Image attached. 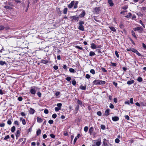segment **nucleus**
<instances>
[{
	"label": "nucleus",
	"instance_id": "1",
	"mask_svg": "<svg viewBox=\"0 0 146 146\" xmlns=\"http://www.w3.org/2000/svg\"><path fill=\"white\" fill-rule=\"evenodd\" d=\"M70 18L72 22L78 21L79 19V17L77 15L70 16Z\"/></svg>",
	"mask_w": 146,
	"mask_h": 146
},
{
	"label": "nucleus",
	"instance_id": "2",
	"mask_svg": "<svg viewBox=\"0 0 146 146\" xmlns=\"http://www.w3.org/2000/svg\"><path fill=\"white\" fill-rule=\"evenodd\" d=\"M112 119L113 121H116L119 120V118L118 116L113 117Z\"/></svg>",
	"mask_w": 146,
	"mask_h": 146
},
{
	"label": "nucleus",
	"instance_id": "3",
	"mask_svg": "<svg viewBox=\"0 0 146 146\" xmlns=\"http://www.w3.org/2000/svg\"><path fill=\"white\" fill-rule=\"evenodd\" d=\"M20 131L19 130H18L17 131L16 133V139H18V137L20 136Z\"/></svg>",
	"mask_w": 146,
	"mask_h": 146
},
{
	"label": "nucleus",
	"instance_id": "4",
	"mask_svg": "<svg viewBox=\"0 0 146 146\" xmlns=\"http://www.w3.org/2000/svg\"><path fill=\"white\" fill-rule=\"evenodd\" d=\"M35 111V110L31 108H30L29 110V113L31 114H34Z\"/></svg>",
	"mask_w": 146,
	"mask_h": 146
},
{
	"label": "nucleus",
	"instance_id": "5",
	"mask_svg": "<svg viewBox=\"0 0 146 146\" xmlns=\"http://www.w3.org/2000/svg\"><path fill=\"white\" fill-rule=\"evenodd\" d=\"M100 80H96L93 82V83L95 85H100Z\"/></svg>",
	"mask_w": 146,
	"mask_h": 146
},
{
	"label": "nucleus",
	"instance_id": "6",
	"mask_svg": "<svg viewBox=\"0 0 146 146\" xmlns=\"http://www.w3.org/2000/svg\"><path fill=\"white\" fill-rule=\"evenodd\" d=\"M74 3V1H72L70 4L68 5V7L69 8H71L72 7Z\"/></svg>",
	"mask_w": 146,
	"mask_h": 146
},
{
	"label": "nucleus",
	"instance_id": "7",
	"mask_svg": "<svg viewBox=\"0 0 146 146\" xmlns=\"http://www.w3.org/2000/svg\"><path fill=\"white\" fill-rule=\"evenodd\" d=\"M80 136V134H78V135L76 136V137L75 138L74 141V143L75 144L76 143V141H77V139L79 138V137Z\"/></svg>",
	"mask_w": 146,
	"mask_h": 146
},
{
	"label": "nucleus",
	"instance_id": "8",
	"mask_svg": "<svg viewBox=\"0 0 146 146\" xmlns=\"http://www.w3.org/2000/svg\"><path fill=\"white\" fill-rule=\"evenodd\" d=\"M134 82V81L133 80H131L128 81L127 82V84L128 85H130L133 84Z\"/></svg>",
	"mask_w": 146,
	"mask_h": 146
},
{
	"label": "nucleus",
	"instance_id": "9",
	"mask_svg": "<svg viewBox=\"0 0 146 146\" xmlns=\"http://www.w3.org/2000/svg\"><path fill=\"white\" fill-rule=\"evenodd\" d=\"M86 86L85 85L84 86H83L81 85L80 86V88L82 90H85L86 89Z\"/></svg>",
	"mask_w": 146,
	"mask_h": 146
},
{
	"label": "nucleus",
	"instance_id": "10",
	"mask_svg": "<svg viewBox=\"0 0 146 146\" xmlns=\"http://www.w3.org/2000/svg\"><path fill=\"white\" fill-rule=\"evenodd\" d=\"M78 29L82 31H84V27L83 25H80L78 27Z\"/></svg>",
	"mask_w": 146,
	"mask_h": 146
},
{
	"label": "nucleus",
	"instance_id": "11",
	"mask_svg": "<svg viewBox=\"0 0 146 146\" xmlns=\"http://www.w3.org/2000/svg\"><path fill=\"white\" fill-rule=\"evenodd\" d=\"M108 3L110 4V6H112L113 5V3L111 0H108Z\"/></svg>",
	"mask_w": 146,
	"mask_h": 146
},
{
	"label": "nucleus",
	"instance_id": "12",
	"mask_svg": "<svg viewBox=\"0 0 146 146\" xmlns=\"http://www.w3.org/2000/svg\"><path fill=\"white\" fill-rule=\"evenodd\" d=\"M91 47L92 49H96L97 48L96 45L94 43H92Z\"/></svg>",
	"mask_w": 146,
	"mask_h": 146
},
{
	"label": "nucleus",
	"instance_id": "13",
	"mask_svg": "<svg viewBox=\"0 0 146 146\" xmlns=\"http://www.w3.org/2000/svg\"><path fill=\"white\" fill-rule=\"evenodd\" d=\"M30 92L32 94H34L36 93V90L34 89L33 88L30 90Z\"/></svg>",
	"mask_w": 146,
	"mask_h": 146
},
{
	"label": "nucleus",
	"instance_id": "14",
	"mask_svg": "<svg viewBox=\"0 0 146 146\" xmlns=\"http://www.w3.org/2000/svg\"><path fill=\"white\" fill-rule=\"evenodd\" d=\"M110 109H108L106 110L105 111V115L107 116L109 114Z\"/></svg>",
	"mask_w": 146,
	"mask_h": 146
},
{
	"label": "nucleus",
	"instance_id": "15",
	"mask_svg": "<svg viewBox=\"0 0 146 146\" xmlns=\"http://www.w3.org/2000/svg\"><path fill=\"white\" fill-rule=\"evenodd\" d=\"M93 128L92 127H91L89 129V131L90 133V135L92 134V132H93Z\"/></svg>",
	"mask_w": 146,
	"mask_h": 146
},
{
	"label": "nucleus",
	"instance_id": "16",
	"mask_svg": "<svg viewBox=\"0 0 146 146\" xmlns=\"http://www.w3.org/2000/svg\"><path fill=\"white\" fill-rule=\"evenodd\" d=\"M37 121L38 123H41L42 121V119L40 118L37 117Z\"/></svg>",
	"mask_w": 146,
	"mask_h": 146
},
{
	"label": "nucleus",
	"instance_id": "17",
	"mask_svg": "<svg viewBox=\"0 0 146 146\" xmlns=\"http://www.w3.org/2000/svg\"><path fill=\"white\" fill-rule=\"evenodd\" d=\"M95 52L93 51H90V52L89 56H93L95 55Z\"/></svg>",
	"mask_w": 146,
	"mask_h": 146
},
{
	"label": "nucleus",
	"instance_id": "18",
	"mask_svg": "<svg viewBox=\"0 0 146 146\" xmlns=\"http://www.w3.org/2000/svg\"><path fill=\"white\" fill-rule=\"evenodd\" d=\"M101 143V142L100 140V141H96V145L97 146H99L100 145Z\"/></svg>",
	"mask_w": 146,
	"mask_h": 146
},
{
	"label": "nucleus",
	"instance_id": "19",
	"mask_svg": "<svg viewBox=\"0 0 146 146\" xmlns=\"http://www.w3.org/2000/svg\"><path fill=\"white\" fill-rule=\"evenodd\" d=\"M41 130L40 129H38L36 131V135L37 136L40 135L41 133Z\"/></svg>",
	"mask_w": 146,
	"mask_h": 146
},
{
	"label": "nucleus",
	"instance_id": "20",
	"mask_svg": "<svg viewBox=\"0 0 146 146\" xmlns=\"http://www.w3.org/2000/svg\"><path fill=\"white\" fill-rule=\"evenodd\" d=\"M109 28L111 31L113 32H115L116 31V30L115 28L113 27H110Z\"/></svg>",
	"mask_w": 146,
	"mask_h": 146
},
{
	"label": "nucleus",
	"instance_id": "21",
	"mask_svg": "<svg viewBox=\"0 0 146 146\" xmlns=\"http://www.w3.org/2000/svg\"><path fill=\"white\" fill-rule=\"evenodd\" d=\"M94 10L96 13H98L100 11V8L96 7L95 8Z\"/></svg>",
	"mask_w": 146,
	"mask_h": 146
},
{
	"label": "nucleus",
	"instance_id": "22",
	"mask_svg": "<svg viewBox=\"0 0 146 146\" xmlns=\"http://www.w3.org/2000/svg\"><path fill=\"white\" fill-rule=\"evenodd\" d=\"M41 62L44 64H46L48 62V61L46 60H41Z\"/></svg>",
	"mask_w": 146,
	"mask_h": 146
},
{
	"label": "nucleus",
	"instance_id": "23",
	"mask_svg": "<svg viewBox=\"0 0 146 146\" xmlns=\"http://www.w3.org/2000/svg\"><path fill=\"white\" fill-rule=\"evenodd\" d=\"M85 15V11H83L82 13L80 15V16L81 17H83Z\"/></svg>",
	"mask_w": 146,
	"mask_h": 146
},
{
	"label": "nucleus",
	"instance_id": "24",
	"mask_svg": "<svg viewBox=\"0 0 146 146\" xmlns=\"http://www.w3.org/2000/svg\"><path fill=\"white\" fill-rule=\"evenodd\" d=\"M78 3V1H76L75 3H74V8L76 9L77 7V5Z\"/></svg>",
	"mask_w": 146,
	"mask_h": 146
},
{
	"label": "nucleus",
	"instance_id": "25",
	"mask_svg": "<svg viewBox=\"0 0 146 146\" xmlns=\"http://www.w3.org/2000/svg\"><path fill=\"white\" fill-rule=\"evenodd\" d=\"M106 83V82L104 81H102L100 80V83H99L100 85L101 84H104Z\"/></svg>",
	"mask_w": 146,
	"mask_h": 146
},
{
	"label": "nucleus",
	"instance_id": "26",
	"mask_svg": "<svg viewBox=\"0 0 146 146\" xmlns=\"http://www.w3.org/2000/svg\"><path fill=\"white\" fill-rule=\"evenodd\" d=\"M6 63L5 61H0V64L1 65H3L5 64H6Z\"/></svg>",
	"mask_w": 146,
	"mask_h": 146
},
{
	"label": "nucleus",
	"instance_id": "27",
	"mask_svg": "<svg viewBox=\"0 0 146 146\" xmlns=\"http://www.w3.org/2000/svg\"><path fill=\"white\" fill-rule=\"evenodd\" d=\"M142 29V28L139 27H138L137 28H136L134 30L135 31H139V30H141Z\"/></svg>",
	"mask_w": 146,
	"mask_h": 146
},
{
	"label": "nucleus",
	"instance_id": "28",
	"mask_svg": "<svg viewBox=\"0 0 146 146\" xmlns=\"http://www.w3.org/2000/svg\"><path fill=\"white\" fill-rule=\"evenodd\" d=\"M15 130V126H13L11 127V131L12 132H14Z\"/></svg>",
	"mask_w": 146,
	"mask_h": 146
},
{
	"label": "nucleus",
	"instance_id": "29",
	"mask_svg": "<svg viewBox=\"0 0 146 146\" xmlns=\"http://www.w3.org/2000/svg\"><path fill=\"white\" fill-rule=\"evenodd\" d=\"M131 33L132 34V35L133 36H134L135 38H137V37L135 35V32H134L133 31H131Z\"/></svg>",
	"mask_w": 146,
	"mask_h": 146
},
{
	"label": "nucleus",
	"instance_id": "30",
	"mask_svg": "<svg viewBox=\"0 0 146 146\" xmlns=\"http://www.w3.org/2000/svg\"><path fill=\"white\" fill-rule=\"evenodd\" d=\"M69 71L72 73H74L75 72L74 69L72 68H70L69 69Z\"/></svg>",
	"mask_w": 146,
	"mask_h": 146
},
{
	"label": "nucleus",
	"instance_id": "31",
	"mask_svg": "<svg viewBox=\"0 0 146 146\" xmlns=\"http://www.w3.org/2000/svg\"><path fill=\"white\" fill-rule=\"evenodd\" d=\"M4 8L6 9H12L11 7L8 6H4Z\"/></svg>",
	"mask_w": 146,
	"mask_h": 146
},
{
	"label": "nucleus",
	"instance_id": "32",
	"mask_svg": "<svg viewBox=\"0 0 146 146\" xmlns=\"http://www.w3.org/2000/svg\"><path fill=\"white\" fill-rule=\"evenodd\" d=\"M67 8H66L64 9L63 10V13L64 14H65L66 13L67 11Z\"/></svg>",
	"mask_w": 146,
	"mask_h": 146
},
{
	"label": "nucleus",
	"instance_id": "33",
	"mask_svg": "<svg viewBox=\"0 0 146 146\" xmlns=\"http://www.w3.org/2000/svg\"><path fill=\"white\" fill-rule=\"evenodd\" d=\"M137 80L138 82H140L142 81L143 79L141 77H139L138 78Z\"/></svg>",
	"mask_w": 146,
	"mask_h": 146
},
{
	"label": "nucleus",
	"instance_id": "34",
	"mask_svg": "<svg viewBox=\"0 0 146 146\" xmlns=\"http://www.w3.org/2000/svg\"><path fill=\"white\" fill-rule=\"evenodd\" d=\"M90 72L93 74H95V71L94 69L91 70H90Z\"/></svg>",
	"mask_w": 146,
	"mask_h": 146
},
{
	"label": "nucleus",
	"instance_id": "35",
	"mask_svg": "<svg viewBox=\"0 0 146 146\" xmlns=\"http://www.w3.org/2000/svg\"><path fill=\"white\" fill-rule=\"evenodd\" d=\"M57 106L58 107L61 109V107L62 106V104L61 103H58L57 104Z\"/></svg>",
	"mask_w": 146,
	"mask_h": 146
},
{
	"label": "nucleus",
	"instance_id": "36",
	"mask_svg": "<svg viewBox=\"0 0 146 146\" xmlns=\"http://www.w3.org/2000/svg\"><path fill=\"white\" fill-rule=\"evenodd\" d=\"M76 83V82L75 80H74L72 81V83L74 86L75 85Z\"/></svg>",
	"mask_w": 146,
	"mask_h": 146
},
{
	"label": "nucleus",
	"instance_id": "37",
	"mask_svg": "<svg viewBox=\"0 0 146 146\" xmlns=\"http://www.w3.org/2000/svg\"><path fill=\"white\" fill-rule=\"evenodd\" d=\"M115 54L116 55L117 57L118 58L119 57V54H118V52L117 51H115Z\"/></svg>",
	"mask_w": 146,
	"mask_h": 146
},
{
	"label": "nucleus",
	"instance_id": "38",
	"mask_svg": "<svg viewBox=\"0 0 146 146\" xmlns=\"http://www.w3.org/2000/svg\"><path fill=\"white\" fill-rule=\"evenodd\" d=\"M48 123L50 124H52L53 123V120L50 119L49 120Z\"/></svg>",
	"mask_w": 146,
	"mask_h": 146
},
{
	"label": "nucleus",
	"instance_id": "39",
	"mask_svg": "<svg viewBox=\"0 0 146 146\" xmlns=\"http://www.w3.org/2000/svg\"><path fill=\"white\" fill-rule=\"evenodd\" d=\"M5 28V27L1 25H0V31L4 29Z\"/></svg>",
	"mask_w": 146,
	"mask_h": 146
},
{
	"label": "nucleus",
	"instance_id": "40",
	"mask_svg": "<svg viewBox=\"0 0 146 146\" xmlns=\"http://www.w3.org/2000/svg\"><path fill=\"white\" fill-rule=\"evenodd\" d=\"M88 127L87 126H86L84 128V130L85 132H86L88 130Z\"/></svg>",
	"mask_w": 146,
	"mask_h": 146
},
{
	"label": "nucleus",
	"instance_id": "41",
	"mask_svg": "<svg viewBox=\"0 0 146 146\" xmlns=\"http://www.w3.org/2000/svg\"><path fill=\"white\" fill-rule=\"evenodd\" d=\"M60 109V108L58 107H56L55 108V110L56 111H58Z\"/></svg>",
	"mask_w": 146,
	"mask_h": 146
},
{
	"label": "nucleus",
	"instance_id": "42",
	"mask_svg": "<svg viewBox=\"0 0 146 146\" xmlns=\"http://www.w3.org/2000/svg\"><path fill=\"white\" fill-rule=\"evenodd\" d=\"M28 5H27V8H26V10H25V11L26 12H27V11L28 9V8H29V4L30 3V2H29V1H28Z\"/></svg>",
	"mask_w": 146,
	"mask_h": 146
},
{
	"label": "nucleus",
	"instance_id": "43",
	"mask_svg": "<svg viewBox=\"0 0 146 146\" xmlns=\"http://www.w3.org/2000/svg\"><path fill=\"white\" fill-rule=\"evenodd\" d=\"M101 70H102V71H103L104 72H107L106 70L103 67L101 68Z\"/></svg>",
	"mask_w": 146,
	"mask_h": 146
},
{
	"label": "nucleus",
	"instance_id": "44",
	"mask_svg": "<svg viewBox=\"0 0 146 146\" xmlns=\"http://www.w3.org/2000/svg\"><path fill=\"white\" fill-rule=\"evenodd\" d=\"M18 100L19 101H21L23 100V98L21 97L20 96L18 98Z\"/></svg>",
	"mask_w": 146,
	"mask_h": 146
},
{
	"label": "nucleus",
	"instance_id": "45",
	"mask_svg": "<svg viewBox=\"0 0 146 146\" xmlns=\"http://www.w3.org/2000/svg\"><path fill=\"white\" fill-rule=\"evenodd\" d=\"M141 10L142 11H145L146 10V7H143L141 8Z\"/></svg>",
	"mask_w": 146,
	"mask_h": 146
},
{
	"label": "nucleus",
	"instance_id": "46",
	"mask_svg": "<svg viewBox=\"0 0 146 146\" xmlns=\"http://www.w3.org/2000/svg\"><path fill=\"white\" fill-rule=\"evenodd\" d=\"M115 142L116 143H118L119 142V140L118 138H116L115 140Z\"/></svg>",
	"mask_w": 146,
	"mask_h": 146
},
{
	"label": "nucleus",
	"instance_id": "47",
	"mask_svg": "<svg viewBox=\"0 0 146 146\" xmlns=\"http://www.w3.org/2000/svg\"><path fill=\"white\" fill-rule=\"evenodd\" d=\"M10 137L9 135H8L7 136H6L4 139L5 140H6L7 139H8Z\"/></svg>",
	"mask_w": 146,
	"mask_h": 146
},
{
	"label": "nucleus",
	"instance_id": "48",
	"mask_svg": "<svg viewBox=\"0 0 146 146\" xmlns=\"http://www.w3.org/2000/svg\"><path fill=\"white\" fill-rule=\"evenodd\" d=\"M22 123L23 125H25L26 123V121L25 119H23L22 120Z\"/></svg>",
	"mask_w": 146,
	"mask_h": 146
},
{
	"label": "nucleus",
	"instance_id": "49",
	"mask_svg": "<svg viewBox=\"0 0 146 146\" xmlns=\"http://www.w3.org/2000/svg\"><path fill=\"white\" fill-rule=\"evenodd\" d=\"M50 136V137L52 138H54L55 137V135L53 134H51Z\"/></svg>",
	"mask_w": 146,
	"mask_h": 146
},
{
	"label": "nucleus",
	"instance_id": "50",
	"mask_svg": "<svg viewBox=\"0 0 146 146\" xmlns=\"http://www.w3.org/2000/svg\"><path fill=\"white\" fill-rule=\"evenodd\" d=\"M57 116V115L56 114H54L52 115V117L54 119L56 118Z\"/></svg>",
	"mask_w": 146,
	"mask_h": 146
},
{
	"label": "nucleus",
	"instance_id": "51",
	"mask_svg": "<svg viewBox=\"0 0 146 146\" xmlns=\"http://www.w3.org/2000/svg\"><path fill=\"white\" fill-rule=\"evenodd\" d=\"M101 128L102 129H104L105 128V126L104 125H102L101 126Z\"/></svg>",
	"mask_w": 146,
	"mask_h": 146
},
{
	"label": "nucleus",
	"instance_id": "52",
	"mask_svg": "<svg viewBox=\"0 0 146 146\" xmlns=\"http://www.w3.org/2000/svg\"><path fill=\"white\" fill-rule=\"evenodd\" d=\"M127 8V7L126 5H124L123 7H122V9H126Z\"/></svg>",
	"mask_w": 146,
	"mask_h": 146
},
{
	"label": "nucleus",
	"instance_id": "53",
	"mask_svg": "<svg viewBox=\"0 0 146 146\" xmlns=\"http://www.w3.org/2000/svg\"><path fill=\"white\" fill-rule=\"evenodd\" d=\"M79 25H81L83 24H84V22L83 21H80L79 22Z\"/></svg>",
	"mask_w": 146,
	"mask_h": 146
},
{
	"label": "nucleus",
	"instance_id": "54",
	"mask_svg": "<svg viewBox=\"0 0 146 146\" xmlns=\"http://www.w3.org/2000/svg\"><path fill=\"white\" fill-rule=\"evenodd\" d=\"M110 107L111 109H113L114 108L113 105L111 104H110Z\"/></svg>",
	"mask_w": 146,
	"mask_h": 146
},
{
	"label": "nucleus",
	"instance_id": "55",
	"mask_svg": "<svg viewBox=\"0 0 146 146\" xmlns=\"http://www.w3.org/2000/svg\"><path fill=\"white\" fill-rule=\"evenodd\" d=\"M75 47L76 48H78L80 50H82V47H80V46H76Z\"/></svg>",
	"mask_w": 146,
	"mask_h": 146
},
{
	"label": "nucleus",
	"instance_id": "56",
	"mask_svg": "<svg viewBox=\"0 0 146 146\" xmlns=\"http://www.w3.org/2000/svg\"><path fill=\"white\" fill-rule=\"evenodd\" d=\"M53 68L55 70L58 69V67L57 66L55 65L53 66Z\"/></svg>",
	"mask_w": 146,
	"mask_h": 146
},
{
	"label": "nucleus",
	"instance_id": "57",
	"mask_svg": "<svg viewBox=\"0 0 146 146\" xmlns=\"http://www.w3.org/2000/svg\"><path fill=\"white\" fill-rule=\"evenodd\" d=\"M97 115L99 116H101L102 115V113L101 111H99L97 112Z\"/></svg>",
	"mask_w": 146,
	"mask_h": 146
},
{
	"label": "nucleus",
	"instance_id": "58",
	"mask_svg": "<svg viewBox=\"0 0 146 146\" xmlns=\"http://www.w3.org/2000/svg\"><path fill=\"white\" fill-rule=\"evenodd\" d=\"M111 64H112V66H115L117 65V64L115 63H114L111 62Z\"/></svg>",
	"mask_w": 146,
	"mask_h": 146
},
{
	"label": "nucleus",
	"instance_id": "59",
	"mask_svg": "<svg viewBox=\"0 0 146 146\" xmlns=\"http://www.w3.org/2000/svg\"><path fill=\"white\" fill-rule=\"evenodd\" d=\"M44 112L46 114H48V111L47 109H45L44 111Z\"/></svg>",
	"mask_w": 146,
	"mask_h": 146
},
{
	"label": "nucleus",
	"instance_id": "60",
	"mask_svg": "<svg viewBox=\"0 0 146 146\" xmlns=\"http://www.w3.org/2000/svg\"><path fill=\"white\" fill-rule=\"evenodd\" d=\"M66 79L68 81H70V80H71V77H67Z\"/></svg>",
	"mask_w": 146,
	"mask_h": 146
},
{
	"label": "nucleus",
	"instance_id": "61",
	"mask_svg": "<svg viewBox=\"0 0 146 146\" xmlns=\"http://www.w3.org/2000/svg\"><path fill=\"white\" fill-rule=\"evenodd\" d=\"M130 103L131 104H133V98H131L130 99Z\"/></svg>",
	"mask_w": 146,
	"mask_h": 146
},
{
	"label": "nucleus",
	"instance_id": "62",
	"mask_svg": "<svg viewBox=\"0 0 146 146\" xmlns=\"http://www.w3.org/2000/svg\"><path fill=\"white\" fill-rule=\"evenodd\" d=\"M86 78H87L89 79L90 78V76L89 74H87L86 75Z\"/></svg>",
	"mask_w": 146,
	"mask_h": 146
},
{
	"label": "nucleus",
	"instance_id": "63",
	"mask_svg": "<svg viewBox=\"0 0 146 146\" xmlns=\"http://www.w3.org/2000/svg\"><path fill=\"white\" fill-rule=\"evenodd\" d=\"M125 118L127 120H129V117L128 115H126L125 116Z\"/></svg>",
	"mask_w": 146,
	"mask_h": 146
},
{
	"label": "nucleus",
	"instance_id": "64",
	"mask_svg": "<svg viewBox=\"0 0 146 146\" xmlns=\"http://www.w3.org/2000/svg\"><path fill=\"white\" fill-rule=\"evenodd\" d=\"M37 94L39 97H41V94L40 92H38L37 93Z\"/></svg>",
	"mask_w": 146,
	"mask_h": 146
}]
</instances>
